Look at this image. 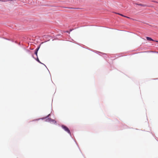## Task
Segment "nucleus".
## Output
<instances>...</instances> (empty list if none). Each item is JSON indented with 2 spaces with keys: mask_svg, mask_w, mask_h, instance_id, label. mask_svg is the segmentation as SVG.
Here are the masks:
<instances>
[{
  "mask_svg": "<svg viewBox=\"0 0 158 158\" xmlns=\"http://www.w3.org/2000/svg\"><path fill=\"white\" fill-rule=\"evenodd\" d=\"M61 127L65 131L67 132L69 134H71V132L69 129L66 126L64 125H62Z\"/></svg>",
  "mask_w": 158,
  "mask_h": 158,
  "instance_id": "f257e3e1",
  "label": "nucleus"
},
{
  "mask_svg": "<svg viewBox=\"0 0 158 158\" xmlns=\"http://www.w3.org/2000/svg\"><path fill=\"white\" fill-rule=\"evenodd\" d=\"M40 48V47L37 48L35 51V54L36 55V56H37V52L38 51Z\"/></svg>",
  "mask_w": 158,
  "mask_h": 158,
  "instance_id": "f03ea898",
  "label": "nucleus"
},
{
  "mask_svg": "<svg viewBox=\"0 0 158 158\" xmlns=\"http://www.w3.org/2000/svg\"><path fill=\"white\" fill-rule=\"evenodd\" d=\"M146 39H147V40H148L152 41H154V40H153L151 38H150L149 37H146Z\"/></svg>",
  "mask_w": 158,
  "mask_h": 158,
  "instance_id": "7ed1b4c3",
  "label": "nucleus"
},
{
  "mask_svg": "<svg viewBox=\"0 0 158 158\" xmlns=\"http://www.w3.org/2000/svg\"><path fill=\"white\" fill-rule=\"evenodd\" d=\"M138 5L139 6H144V7L147 6L146 5L142 4H139Z\"/></svg>",
  "mask_w": 158,
  "mask_h": 158,
  "instance_id": "20e7f679",
  "label": "nucleus"
},
{
  "mask_svg": "<svg viewBox=\"0 0 158 158\" xmlns=\"http://www.w3.org/2000/svg\"><path fill=\"white\" fill-rule=\"evenodd\" d=\"M119 15L122 16H123V17H126V18H130L129 17H127L126 16H124V15H123L122 14H119Z\"/></svg>",
  "mask_w": 158,
  "mask_h": 158,
  "instance_id": "39448f33",
  "label": "nucleus"
},
{
  "mask_svg": "<svg viewBox=\"0 0 158 158\" xmlns=\"http://www.w3.org/2000/svg\"><path fill=\"white\" fill-rule=\"evenodd\" d=\"M37 60L40 63H41L40 62V60H39L38 58L37 57Z\"/></svg>",
  "mask_w": 158,
  "mask_h": 158,
  "instance_id": "423d86ee",
  "label": "nucleus"
},
{
  "mask_svg": "<svg viewBox=\"0 0 158 158\" xmlns=\"http://www.w3.org/2000/svg\"><path fill=\"white\" fill-rule=\"evenodd\" d=\"M116 14H118V15H119V14H120L119 13H116Z\"/></svg>",
  "mask_w": 158,
  "mask_h": 158,
  "instance_id": "0eeeda50",
  "label": "nucleus"
},
{
  "mask_svg": "<svg viewBox=\"0 0 158 158\" xmlns=\"http://www.w3.org/2000/svg\"><path fill=\"white\" fill-rule=\"evenodd\" d=\"M9 1V0H7V1Z\"/></svg>",
  "mask_w": 158,
  "mask_h": 158,
  "instance_id": "6e6552de",
  "label": "nucleus"
}]
</instances>
